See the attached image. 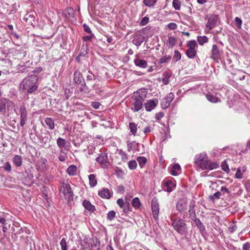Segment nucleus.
<instances>
[{"label":"nucleus","mask_w":250,"mask_h":250,"mask_svg":"<svg viewBox=\"0 0 250 250\" xmlns=\"http://www.w3.org/2000/svg\"><path fill=\"white\" fill-rule=\"evenodd\" d=\"M137 91L136 94L133 95L131 97V103L133 105L132 109L135 112L139 111L142 107L143 102L146 95V92Z\"/></svg>","instance_id":"3"},{"label":"nucleus","mask_w":250,"mask_h":250,"mask_svg":"<svg viewBox=\"0 0 250 250\" xmlns=\"http://www.w3.org/2000/svg\"><path fill=\"white\" fill-rule=\"evenodd\" d=\"M89 181V185L91 187H95L97 184V182L95 179V176L94 174H90L88 176Z\"/></svg>","instance_id":"25"},{"label":"nucleus","mask_w":250,"mask_h":250,"mask_svg":"<svg viewBox=\"0 0 250 250\" xmlns=\"http://www.w3.org/2000/svg\"><path fill=\"white\" fill-rule=\"evenodd\" d=\"M172 5L175 10H180L181 7V2L179 0H173Z\"/></svg>","instance_id":"38"},{"label":"nucleus","mask_w":250,"mask_h":250,"mask_svg":"<svg viewBox=\"0 0 250 250\" xmlns=\"http://www.w3.org/2000/svg\"><path fill=\"white\" fill-rule=\"evenodd\" d=\"M122 208L123 209V212L125 213H127L130 210L129 203H125V207L124 208Z\"/></svg>","instance_id":"54"},{"label":"nucleus","mask_w":250,"mask_h":250,"mask_svg":"<svg viewBox=\"0 0 250 250\" xmlns=\"http://www.w3.org/2000/svg\"><path fill=\"white\" fill-rule=\"evenodd\" d=\"M83 29H84V31L87 33H89V34H91L92 33V32H91V30L90 28V27L85 23H84L83 24Z\"/></svg>","instance_id":"53"},{"label":"nucleus","mask_w":250,"mask_h":250,"mask_svg":"<svg viewBox=\"0 0 250 250\" xmlns=\"http://www.w3.org/2000/svg\"><path fill=\"white\" fill-rule=\"evenodd\" d=\"M187 202L184 200H179L176 205V208L180 212H183L187 209Z\"/></svg>","instance_id":"13"},{"label":"nucleus","mask_w":250,"mask_h":250,"mask_svg":"<svg viewBox=\"0 0 250 250\" xmlns=\"http://www.w3.org/2000/svg\"><path fill=\"white\" fill-rule=\"evenodd\" d=\"M171 73L167 71H165L163 73V77L162 78V82L164 84H167L169 83V79L171 76Z\"/></svg>","instance_id":"19"},{"label":"nucleus","mask_w":250,"mask_h":250,"mask_svg":"<svg viewBox=\"0 0 250 250\" xmlns=\"http://www.w3.org/2000/svg\"><path fill=\"white\" fill-rule=\"evenodd\" d=\"M151 210L153 218L158 220L159 214V204L157 200L153 199L151 202Z\"/></svg>","instance_id":"9"},{"label":"nucleus","mask_w":250,"mask_h":250,"mask_svg":"<svg viewBox=\"0 0 250 250\" xmlns=\"http://www.w3.org/2000/svg\"><path fill=\"white\" fill-rule=\"evenodd\" d=\"M136 145H137V144L135 143V142L128 143V144H127V146H128L127 149H128V150L129 151H130L131 149L135 148L136 147Z\"/></svg>","instance_id":"50"},{"label":"nucleus","mask_w":250,"mask_h":250,"mask_svg":"<svg viewBox=\"0 0 250 250\" xmlns=\"http://www.w3.org/2000/svg\"><path fill=\"white\" fill-rule=\"evenodd\" d=\"M181 58V55L179 51L178 50H175L174 51V56L173 58V61H174L175 62L179 61Z\"/></svg>","instance_id":"39"},{"label":"nucleus","mask_w":250,"mask_h":250,"mask_svg":"<svg viewBox=\"0 0 250 250\" xmlns=\"http://www.w3.org/2000/svg\"><path fill=\"white\" fill-rule=\"evenodd\" d=\"M21 116L20 118L27 119V111L26 108L24 107H22L20 109Z\"/></svg>","instance_id":"34"},{"label":"nucleus","mask_w":250,"mask_h":250,"mask_svg":"<svg viewBox=\"0 0 250 250\" xmlns=\"http://www.w3.org/2000/svg\"><path fill=\"white\" fill-rule=\"evenodd\" d=\"M61 194L62 196L70 201L73 200V193L70 185L68 184H63L61 188Z\"/></svg>","instance_id":"5"},{"label":"nucleus","mask_w":250,"mask_h":250,"mask_svg":"<svg viewBox=\"0 0 250 250\" xmlns=\"http://www.w3.org/2000/svg\"><path fill=\"white\" fill-rule=\"evenodd\" d=\"M190 215L191 216V219L193 221V219H198L196 216V214H195V212L194 211H192L191 212H190Z\"/></svg>","instance_id":"62"},{"label":"nucleus","mask_w":250,"mask_h":250,"mask_svg":"<svg viewBox=\"0 0 250 250\" xmlns=\"http://www.w3.org/2000/svg\"><path fill=\"white\" fill-rule=\"evenodd\" d=\"M145 37L142 35H136L133 39V43L138 46H140L145 41Z\"/></svg>","instance_id":"14"},{"label":"nucleus","mask_w":250,"mask_h":250,"mask_svg":"<svg viewBox=\"0 0 250 250\" xmlns=\"http://www.w3.org/2000/svg\"><path fill=\"white\" fill-rule=\"evenodd\" d=\"M220 57V51L218 46L216 44L212 46L211 50V56L210 58L214 61L218 60Z\"/></svg>","instance_id":"10"},{"label":"nucleus","mask_w":250,"mask_h":250,"mask_svg":"<svg viewBox=\"0 0 250 250\" xmlns=\"http://www.w3.org/2000/svg\"><path fill=\"white\" fill-rule=\"evenodd\" d=\"M157 0H144L145 5L148 7L153 6L156 2Z\"/></svg>","instance_id":"31"},{"label":"nucleus","mask_w":250,"mask_h":250,"mask_svg":"<svg viewBox=\"0 0 250 250\" xmlns=\"http://www.w3.org/2000/svg\"><path fill=\"white\" fill-rule=\"evenodd\" d=\"M45 122L50 129L52 130L54 128V122L52 118H46L45 119Z\"/></svg>","instance_id":"26"},{"label":"nucleus","mask_w":250,"mask_h":250,"mask_svg":"<svg viewBox=\"0 0 250 250\" xmlns=\"http://www.w3.org/2000/svg\"><path fill=\"white\" fill-rule=\"evenodd\" d=\"M135 64L139 67L145 68L147 66V62L144 60H142L139 58H136L134 61Z\"/></svg>","instance_id":"16"},{"label":"nucleus","mask_w":250,"mask_h":250,"mask_svg":"<svg viewBox=\"0 0 250 250\" xmlns=\"http://www.w3.org/2000/svg\"><path fill=\"white\" fill-rule=\"evenodd\" d=\"M100 105V104L97 102H92L91 104V106L96 109H98Z\"/></svg>","instance_id":"59"},{"label":"nucleus","mask_w":250,"mask_h":250,"mask_svg":"<svg viewBox=\"0 0 250 250\" xmlns=\"http://www.w3.org/2000/svg\"><path fill=\"white\" fill-rule=\"evenodd\" d=\"M94 37V35L92 33H91L90 34V35L89 36H83V41H90L91 40V39Z\"/></svg>","instance_id":"46"},{"label":"nucleus","mask_w":250,"mask_h":250,"mask_svg":"<svg viewBox=\"0 0 250 250\" xmlns=\"http://www.w3.org/2000/svg\"><path fill=\"white\" fill-rule=\"evenodd\" d=\"M188 48L195 49L197 47V43L195 40L189 41L187 43Z\"/></svg>","instance_id":"32"},{"label":"nucleus","mask_w":250,"mask_h":250,"mask_svg":"<svg viewBox=\"0 0 250 250\" xmlns=\"http://www.w3.org/2000/svg\"><path fill=\"white\" fill-rule=\"evenodd\" d=\"M7 101L6 99H2L0 100V113L5 111Z\"/></svg>","instance_id":"28"},{"label":"nucleus","mask_w":250,"mask_h":250,"mask_svg":"<svg viewBox=\"0 0 250 250\" xmlns=\"http://www.w3.org/2000/svg\"><path fill=\"white\" fill-rule=\"evenodd\" d=\"M128 167L130 169H134L136 168L137 164V162L135 160L130 161L128 163Z\"/></svg>","instance_id":"40"},{"label":"nucleus","mask_w":250,"mask_h":250,"mask_svg":"<svg viewBox=\"0 0 250 250\" xmlns=\"http://www.w3.org/2000/svg\"><path fill=\"white\" fill-rule=\"evenodd\" d=\"M222 169L225 171L226 173H228L229 172L230 170L228 166V165L227 163L226 160L224 161L221 165Z\"/></svg>","instance_id":"30"},{"label":"nucleus","mask_w":250,"mask_h":250,"mask_svg":"<svg viewBox=\"0 0 250 250\" xmlns=\"http://www.w3.org/2000/svg\"><path fill=\"white\" fill-rule=\"evenodd\" d=\"M92 80H95L94 76L92 73H90L87 76V81H91Z\"/></svg>","instance_id":"61"},{"label":"nucleus","mask_w":250,"mask_h":250,"mask_svg":"<svg viewBox=\"0 0 250 250\" xmlns=\"http://www.w3.org/2000/svg\"><path fill=\"white\" fill-rule=\"evenodd\" d=\"M206 97L207 98V99L212 102V103H217L218 102V99L215 97L214 96V95H210V94H207L206 95Z\"/></svg>","instance_id":"33"},{"label":"nucleus","mask_w":250,"mask_h":250,"mask_svg":"<svg viewBox=\"0 0 250 250\" xmlns=\"http://www.w3.org/2000/svg\"><path fill=\"white\" fill-rule=\"evenodd\" d=\"M235 23H236V25L238 27H241V25H242V20L241 19H240L238 17H236L235 18Z\"/></svg>","instance_id":"57"},{"label":"nucleus","mask_w":250,"mask_h":250,"mask_svg":"<svg viewBox=\"0 0 250 250\" xmlns=\"http://www.w3.org/2000/svg\"><path fill=\"white\" fill-rule=\"evenodd\" d=\"M174 98V95L173 93H169L162 101L161 106L163 108H167L170 104L171 101Z\"/></svg>","instance_id":"8"},{"label":"nucleus","mask_w":250,"mask_h":250,"mask_svg":"<svg viewBox=\"0 0 250 250\" xmlns=\"http://www.w3.org/2000/svg\"><path fill=\"white\" fill-rule=\"evenodd\" d=\"M38 81V77L35 75H31L25 78L21 82L20 90L27 92L28 93H32L35 92L38 87L37 83Z\"/></svg>","instance_id":"1"},{"label":"nucleus","mask_w":250,"mask_h":250,"mask_svg":"<svg viewBox=\"0 0 250 250\" xmlns=\"http://www.w3.org/2000/svg\"><path fill=\"white\" fill-rule=\"evenodd\" d=\"M197 40L200 45H203L205 43L208 42V39L206 36H198Z\"/></svg>","instance_id":"27"},{"label":"nucleus","mask_w":250,"mask_h":250,"mask_svg":"<svg viewBox=\"0 0 250 250\" xmlns=\"http://www.w3.org/2000/svg\"><path fill=\"white\" fill-rule=\"evenodd\" d=\"M82 204L83 207L86 209L88 210L90 212H94L96 210L95 206L92 205L91 203L87 200H84Z\"/></svg>","instance_id":"15"},{"label":"nucleus","mask_w":250,"mask_h":250,"mask_svg":"<svg viewBox=\"0 0 250 250\" xmlns=\"http://www.w3.org/2000/svg\"><path fill=\"white\" fill-rule=\"evenodd\" d=\"M77 171V167L75 165H72L70 166L67 169V173L71 176H73L76 174Z\"/></svg>","instance_id":"24"},{"label":"nucleus","mask_w":250,"mask_h":250,"mask_svg":"<svg viewBox=\"0 0 250 250\" xmlns=\"http://www.w3.org/2000/svg\"><path fill=\"white\" fill-rule=\"evenodd\" d=\"M172 226L174 229L181 234H185L187 232V226L185 221L181 219L171 218Z\"/></svg>","instance_id":"4"},{"label":"nucleus","mask_w":250,"mask_h":250,"mask_svg":"<svg viewBox=\"0 0 250 250\" xmlns=\"http://www.w3.org/2000/svg\"><path fill=\"white\" fill-rule=\"evenodd\" d=\"M193 221L201 233L203 232L205 230V227L199 219H193Z\"/></svg>","instance_id":"21"},{"label":"nucleus","mask_w":250,"mask_h":250,"mask_svg":"<svg viewBox=\"0 0 250 250\" xmlns=\"http://www.w3.org/2000/svg\"><path fill=\"white\" fill-rule=\"evenodd\" d=\"M46 160L44 159H43L42 157H41V161L38 163V166L39 167H41L42 168H43L45 167V162Z\"/></svg>","instance_id":"44"},{"label":"nucleus","mask_w":250,"mask_h":250,"mask_svg":"<svg viewBox=\"0 0 250 250\" xmlns=\"http://www.w3.org/2000/svg\"><path fill=\"white\" fill-rule=\"evenodd\" d=\"M4 169L6 171H10L11 170V167L9 163H6L4 166Z\"/></svg>","instance_id":"58"},{"label":"nucleus","mask_w":250,"mask_h":250,"mask_svg":"<svg viewBox=\"0 0 250 250\" xmlns=\"http://www.w3.org/2000/svg\"><path fill=\"white\" fill-rule=\"evenodd\" d=\"M237 229V226L234 225H231L229 228V231L230 233H233Z\"/></svg>","instance_id":"55"},{"label":"nucleus","mask_w":250,"mask_h":250,"mask_svg":"<svg viewBox=\"0 0 250 250\" xmlns=\"http://www.w3.org/2000/svg\"><path fill=\"white\" fill-rule=\"evenodd\" d=\"M158 103V101L157 100H147L146 102L144 104L146 110L147 111H151L157 106Z\"/></svg>","instance_id":"11"},{"label":"nucleus","mask_w":250,"mask_h":250,"mask_svg":"<svg viewBox=\"0 0 250 250\" xmlns=\"http://www.w3.org/2000/svg\"><path fill=\"white\" fill-rule=\"evenodd\" d=\"M164 116V113L163 112H160L157 113L155 114V119L157 121H159L161 118H162Z\"/></svg>","instance_id":"51"},{"label":"nucleus","mask_w":250,"mask_h":250,"mask_svg":"<svg viewBox=\"0 0 250 250\" xmlns=\"http://www.w3.org/2000/svg\"><path fill=\"white\" fill-rule=\"evenodd\" d=\"M175 187V184L173 183L171 180L167 181L165 184V190L167 192H171L173 188Z\"/></svg>","instance_id":"23"},{"label":"nucleus","mask_w":250,"mask_h":250,"mask_svg":"<svg viewBox=\"0 0 250 250\" xmlns=\"http://www.w3.org/2000/svg\"><path fill=\"white\" fill-rule=\"evenodd\" d=\"M167 27L170 30H175L177 28V26L175 23L171 22L167 25Z\"/></svg>","instance_id":"52"},{"label":"nucleus","mask_w":250,"mask_h":250,"mask_svg":"<svg viewBox=\"0 0 250 250\" xmlns=\"http://www.w3.org/2000/svg\"><path fill=\"white\" fill-rule=\"evenodd\" d=\"M125 191L124 188L123 186H119L118 188V191L120 193H123Z\"/></svg>","instance_id":"64"},{"label":"nucleus","mask_w":250,"mask_h":250,"mask_svg":"<svg viewBox=\"0 0 250 250\" xmlns=\"http://www.w3.org/2000/svg\"><path fill=\"white\" fill-rule=\"evenodd\" d=\"M132 206L135 208H139L141 206V202L140 199L138 197L134 198L131 202Z\"/></svg>","instance_id":"29"},{"label":"nucleus","mask_w":250,"mask_h":250,"mask_svg":"<svg viewBox=\"0 0 250 250\" xmlns=\"http://www.w3.org/2000/svg\"><path fill=\"white\" fill-rule=\"evenodd\" d=\"M60 245L62 250H67V245L66 244V239L65 238L62 239L60 242Z\"/></svg>","instance_id":"35"},{"label":"nucleus","mask_w":250,"mask_h":250,"mask_svg":"<svg viewBox=\"0 0 250 250\" xmlns=\"http://www.w3.org/2000/svg\"><path fill=\"white\" fill-rule=\"evenodd\" d=\"M205 19L208 21L206 25V28L209 31L217 25V22L219 18L217 15H207Z\"/></svg>","instance_id":"6"},{"label":"nucleus","mask_w":250,"mask_h":250,"mask_svg":"<svg viewBox=\"0 0 250 250\" xmlns=\"http://www.w3.org/2000/svg\"><path fill=\"white\" fill-rule=\"evenodd\" d=\"M194 163L196 168L202 170H212L219 167L218 163L209 160L208 157H195Z\"/></svg>","instance_id":"2"},{"label":"nucleus","mask_w":250,"mask_h":250,"mask_svg":"<svg viewBox=\"0 0 250 250\" xmlns=\"http://www.w3.org/2000/svg\"><path fill=\"white\" fill-rule=\"evenodd\" d=\"M137 161L141 167H143L146 162V157H137Z\"/></svg>","instance_id":"37"},{"label":"nucleus","mask_w":250,"mask_h":250,"mask_svg":"<svg viewBox=\"0 0 250 250\" xmlns=\"http://www.w3.org/2000/svg\"><path fill=\"white\" fill-rule=\"evenodd\" d=\"M116 213L114 211L111 210L107 214V218L110 220H113L115 217Z\"/></svg>","instance_id":"41"},{"label":"nucleus","mask_w":250,"mask_h":250,"mask_svg":"<svg viewBox=\"0 0 250 250\" xmlns=\"http://www.w3.org/2000/svg\"><path fill=\"white\" fill-rule=\"evenodd\" d=\"M235 177L237 179H242L243 177L242 174L241 173V168H238L236 173L235 174Z\"/></svg>","instance_id":"48"},{"label":"nucleus","mask_w":250,"mask_h":250,"mask_svg":"<svg viewBox=\"0 0 250 250\" xmlns=\"http://www.w3.org/2000/svg\"><path fill=\"white\" fill-rule=\"evenodd\" d=\"M171 59V57L170 56H164L160 60V62L161 63H165L169 61Z\"/></svg>","instance_id":"43"},{"label":"nucleus","mask_w":250,"mask_h":250,"mask_svg":"<svg viewBox=\"0 0 250 250\" xmlns=\"http://www.w3.org/2000/svg\"><path fill=\"white\" fill-rule=\"evenodd\" d=\"M74 81L75 83L81 84L84 88H86V90H88L87 87L84 82V78L80 71L76 70L74 74Z\"/></svg>","instance_id":"7"},{"label":"nucleus","mask_w":250,"mask_h":250,"mask_svg":"<svg viewBox=\"0 0 250 250\" xmlns=\"http://www.w3.org/2000/svg\"><path fill=\"white\" fill-rule=\"evenodd\" d=\"M130 131L133 135H135L137 131V125L134 123H130L129 125Z\"/></svg>","instance_id":"36"},{"label":"nucleus","mask_w":250,"mask_h":250,"mask_svg":"<svg viewBox=\"0 0 250 250\" xmlns=\"http://www.w3.org/2000/svg\"><path fill=\"white\" fill-rule=\"evenodd\" d=\"M220 196H221V192L219 191H217V192H215V193H214V194L212 196H210V198L211 200H214L215 199H219L220 197Z\"/></svg>","instance_id":"49"},{"label":"nucleus","mask_w":250,"mask_h":250,"mask_svg":"<svg viewBox=\"0 0 250 250\" xmlns=\"http://www.w3.org/2000/svg\"><path fill=\"white\" fill-rule=\"evenodd\" d=\"M0 223L2 225H5L6 219L4 217L0 216Z\"/></svg>","instance_id":"63"},{"label":"nucleus","mask_w":250,"mask_h":250,"mask_svg":"<svg viewBox=\"0 0 250 250\" xmlns=\"http://www.w3.org/2000/svg\"><path fill=\"white\" fill-rule=\"evenodd\" d=\"M181 169V168L179 164H176L173 165L171 168L169 169V171L170 173L172 175L177 176L178 175L177 171L180 170Z\"/></svg>","instance_id":"17"},{"label":"nucleus","mask_w":250,"mask_h":250,"mask_svg":"<svg viewBox=\"0 0 250 250\" xmlns=\"http://www.w3.org/2000/svg\"><path fill=\"white\" fill-rule=\"evenodd\" d=\"M168 42L170 44H171L172 46H173L175 44L176 40L173 37H169Z\"/></svg>","instance_id":"56"},{"label":"nucleus","mask_w":250,"mask_h":250,"mask_svg":"<svg viewBox=\"0 0 250 250\" xmlns=\"http://www.w3.org/2000/svg\"><path fill=\"white\" fill-rule=\"evenodd\" d=\"M96 161L104 168L107 167L110 165L108 157H97Z\"/></svg>","instance_id":"12"},{"label":"nucleus","mask_w":250,"mask_h":250,"mask_svg":"<svg viewBox=\"0 0 250 250\" xmlns=\"http://www.w3.org/2000/svg\"><path fill=\"white\" fill-rule=\"evenodd\" d=\"M57 144L58 146L61 149L62 152H63V150H65L64 148L66 144V141L64 139L59 137L57 140Z\"/></svg>","instance_id":"20"},{"label":"nucleus","mask_w":250,"mask_h":250,"mask_svg":"<svg viewBox=\"0 0 250 250\" xmlns=\"http://www.w3.org/2000/svg\"><path fill=\"white\" fill-rule=\"evenodd\" d=\"M117 203L121 208H124L125 207V203L122 198L118 199L117 201Z\"/></svg>","instance_id":"47"},{"label":"nucleus","mask_w":250,"mask_h":250,"mask_svg":"<svg viewBox=\"0 0 250 250\" xmlns=\"http://www.w3.org/2000/svg\"><path fill=\"white\" fill-rule=\"evenodd\" d=\"M13 162L17 167H20L22 165L21 157H14Z\"/></svg>","instance_id":"42"},{"label":"nucleus","mask_w":250,"mask_h":250,"mask_svg":"<svg viewBox=\"0 0 250 250\" xmlns=\"http://www.w3.org/2000/svg\"><path fill=\"white\" fill-rule=\"evenodd\" d=\"M149 21V18L147 17H144L141 22H140V25L142 26H144L146 25Z\"/></svg>","instance_id":"45"},{"label":"nucleus","mask_w":250,"mask_h":250,"mask_svg":"<svg viewBox=\"0 0 250 250\" xmlns=\"http://www.w3.org/2000/svg\"><path fill=\"white\" fill-rule=\"evenodd\" d=\"M196 50L195 49L188 48L186 51V54L187 57L189 59H193L196 56Z\"/></svg>","instance_id":"22"},{"label":"nucleus","mask_w":250,"mask_h":250,"mask_svg":"<svg viewBox=\"0 0 250 250\" xmlns=\"http://www.w3.org/2000/svg\"><path fill=\"white\" fill-rule=\"evenodd\" d=\"M98 194L103 198L109 199L111 196L110 191L107 188H103L102 190L99 191Z\"/></svg>","instance_id":"18"},{"label":"nucleus","mask_w":250,"mask_h":250,"mask_svg":"<svg viewBox=\"0 0 250 250\" xmlns=\"http://www.w3.org/2000/svg\"><path fill=\"white\" fill-rule=\"evenodd\" d=\"M250 248V243L247 242L243 245L242 250H249Z\"/></svg>","instance_id":"60"}]
</instances>
